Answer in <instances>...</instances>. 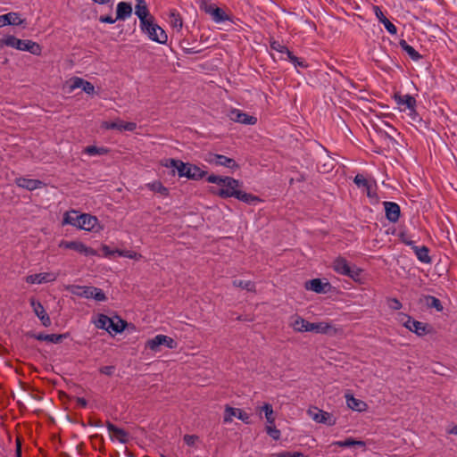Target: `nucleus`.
<instances>
[{
	"mask_svg": "<svg viewBox=\"0 0 457 457\" xmlns=\"http://www.w3.org/2000/svg\"><path fill=\"white\" fill-rule=\"evenodd\" d=\"M59 247L64 249L74 250L75 252L83 254L85 256H96L97 255V252L85 245L83 242L75 240V241H65L62 240L59 243Z\"/></svg>",
	"mask_w": 457,
	"mask_h": 457,
	"instance_id": "nucleus-8",
	"label": "nucleus"
},
{
	"mask_svg": "<svg viewBox=\"0 0 457 457\" xmlns=\"http://www.w3.org/2000/svg\"><path fill=\"white\" fill-rule=\"evenodd\" d=\"M80 216H81V213H79V211H76V210L67 211L63 214L62 224V226L71 225L72 227L79 228V226L80 223Z\"/></svg>",
	"mask_w": 457,
	"mask_h": 457,
	"instance_id": "nucleus-30",
	"label": "nucleus"
},
{
	"mask_svg": "<svg viewBox=\"0 0 457 457\" xmlns=\"http://www.w3.org/2000/svg\"><path fill=\"white\" fill-rule=\"evenodd\" d=\"M426 303L428 307L436 309L437 312H442L444 307L441 303V301L432 295H428L426 297Z\"/></svg>",
	"mask_w": 457,
	"mask_h": 457,
	"instance_id": "nucleus-44",
	"label": "nucleus"
},
{
	"mask_svg": "<svg viewBox=\"0 0 457 457\" xmlns=\"http://www.w3.org/2000/svg\"><path fill=\"white\" fill-rule=\"evenodd\" d=\"M449 434L457 435V426H453L452 428L448 431Z\"/></svg>",
	"mask_w": 457,
	"mask_h": 457,
	"instance_id": "nucleus-61",
	"label": "nucleus"
},
{
	"mask_svg": "<svg viewBox=\"0 0 457 457\" xmlns=\"http://www.w3.org/2000/svg\"><path fill=\"white\" fill-rule=\"evenodd\" d=\"M233 285L237 287H242L244 289H246L247 291H254L255 290V285L253 282L250 280H234Z\"/></svg>",
	"mask_w": 457,
	"mask_h": 457,
	"instance_id": "nucleus-46",
	"label": "nucleus"
},
{
	"mask_svg": "<svg viewBox=\"0 0 457 457\" xmlns=\"http://www.w3.org/2000/svg\"><path fill=\"white\" fill-rule=\"evenodd\" d=\"M287 60L294 65V67L296 69L298 72V68L305 69L308 66L304 61L296 57L293 53L290 54L288 58H287Z\"/></svg>",
	"mask_w": 457,
	"mask_h": 457,
	"instance_id": "nucleus-45",
	"label": "nucleus"
},
{
	"mask_svg": "<svg viewBox=\"0 0 457 457\" xmlns=\"http://www.w3.org/2000/svg\"><path fill=\"white\" fill-rule=\"evenodd\" d=\"M206 179L209 183L216 184L220 187L217 194L222 198L235 197L247 204L257 200V197L251 194L241 191L239 189V181L231 177H221L212 174L207 176Z\"/></svg>",
	"mask_w": 457,
	"mask_h": 457,
	"instance_id": "nucleus-1",
	"label": "nucleus"
},
{
	"mask_svg": "<svg viewBox=\"0 0 457 457\" xmlns=\"http://www.w3.org/2000/svg\"><path fill=\"white\" fill-rule=\"evenodd\" d=\"M66 289L74 295L86 299H94L96 302H104L107 299L101 288L92 286L70 285Z\"/></svg>",
	"mask_w": 457,
	"mask_h": 457,
	"instance_id": "nucleus-4",
	"label": "nucleus"
},
{
	"mask_svg": "<svg viewBox=\"0 0 457 457\" xmlns=\"http://www.w3.org/2000/svg\"><path fill=\"white\" fill-rule=\"evenodd\" d=\"M266 432L274 440H278L280 438V436H281L280 430L275 427V423L274 424L267 423Z\"/></svg>",
	"mask_w": 457,
	"mask_h": 457,
	"instance_id": "nucleus-48",
	"label": "nucleus"
},
{
	"mask_svg": "<svg viewBox=\"0 0 457 457\" xmlns=\"http://www.w3.org/2000/svg\"><path fill=\"white\" fill-rule=\"evenodd\" d=\"M162 165L167 168L176 169L179 177L186 178L188 162H184L180 160L170 158V159L164 160V162H162Z\"/></svg>",
	"mask_w": 457,
	"mask_h": 457,
	"instance_id": "nucleus-25",
	"label": "nucleus"
},
{
	"mask_svg": "<svg viewBox=\"0 0 457 457\" xmlns=\"http://www.w3.org/2000/svg\"><path fill=\"white\" fill-rule=\"evenodd\" d=\"M401 241L405 244L406 245H409L411 247V249L416 245L415 242L412 241L406 234H401L400 235Z\"/></svg>",
	"mask_w": 457,
	"mask_h": 457,
	"instance_id": "nucleus-54",
	"label": "nucleus"
},
{
	"mask_svg": "<svg viewBox=\"0 0 457 457\" xmlns=\"http://www.w3.org/2000/svg\"><path fill=\"white\" fill-rule=\"evenodd\" d=\"M68 334H44L38 333L33 335V337L38 341H46L53 344H59L63 338H66Z\"/></svg>",
	"mask_w": 457,
	"mask_h": 457,
	"instance_id": "nucleus-33",
	"label": "nucleus"
},
{
	"mask_svg": "<svg viewBox=\"0 0 457 457\" xmlns=\"http://www.w3.org/2000/svg\"><path fill=\"white\" fill-rule=\"evenodd\" d=\"M140 29L150 40L161 45L167 43L168 36L166 32L154 21V19L147 21L145 25H141Z\"/></svg>",
	"mask_w": 457,
	"mask_h": 457,
	"instance_id": "nucleus-5",
	"label": "nucleus"
},
{
	"mask_svg": "<svg viewBox=\"0 0 457 457\" xmlns=\"http://www.w3.org/2000/svg\"><path fill=\"white\" fill-rule=\"evenodd\" d=\"M353 182L356 184V186L358 187L366 188L368 191V196L371 197V194L370 192V184L369 183V181L365 179V177L363 175L357 174L353 179Z\"/></svg>",
	"mask_w": 457,
	"mask_h": 457,
	"instance_id": "nucleus-43",
	"label": "nucleus"
},
{
	"mask_svg": "<svg viewBox=\"0 0 457 457\" xmlns=\"http://www.w3.org/2000/svg\"><path fill=\"white\" fill-rule=\"evenodd\" d=\"M4 46L12 47L20 51H26L37 56L42 53V47L38 43L29 39H20L13 35H6L0 39V47L2 48Z\"/></svg>",
	"mask_w": 457,
	"mask_h": 457,
	"instance_id": "nucleus-2",
	"label": "nucleus"
},
{
	"mask_svg": "<svg viewBox=\"0 0 457 457\" xmlns=\"http://www.w3.org/2000/svg\"><path fill=\"white\" fill-rule=\"evenodd\" d=\"M30 305L36 316L40 320L42 325L46 328L51 326V319L42 303L38 301H36L34 298H31Z\"/></svg>",
	"mask_w": 457,
	"mask_h": 457,
	"instance_id": "nucleus-18",
	"label": "nucleus"
},
{
	"mask_svg": "<svg viewBox=\"0 0 457 457\" xmlns=\"http://www.w3.org/2000/svg\"><path fill=\"white\" fill-rule=\"evenodd\" d=\"M207 175V171L199 166L189 163L187 170L186 178L192 180H200Z\"/></svg>",
	"mask_w": 457,
	"mask_h": 457,
	"instance_id": "nucleus-31",
	"label": "nucleus"
},
{
	"mask_svg": "<svg viewBox=\"0 0 457 457\" xmlns=\"http://www.w3.org/2000/svg\"><path fill=\"white\" fill-rule=\"evenodd\" d=\"M161 345L174 349L177 347V342L168 336L159 334L149 339L145 344V346L154 352H156Z\"/></svg>",
	"mask_w": 457,
	"mask_h": 457,
	"instance_id": "nucleus-10",
	"label": "nucleus"
},
{
	"mask_svg": "<svg viewBox=\"0 0 457 457\" xmlns=\"http://www.w3.org/2000/svg\"><path fill=\"white\" fill-rule=\"evenodd\" d=\"M76 402L78 405L80 406L81 408H86L87 405V400L83 397H78Z\"/></svg>",
	"mask_w": 457,
	"mask_h": 457,
	"instance_id": "nucleus-59",
	"label": "nucleus"
},
{
	"mask_svg": "<svg viewBox=\"0 0 457 457\" xmlns=\"http://www.w3.org/2000/svg\"><path fill=\"white\" fill-rule=\"evenodd\" d=\"M333 269L337 273L351 278H353L355 275H357V273H353L347 261L342 257H338L333 262Z\"/></svg>",
	"mask_w": 457,
	"mask_h": 457,
	"instance_id": "nucleus-21",
	"label": "nucleus"
},
{
	"mask_svg": "<svg viewBox=\"0 0 457 457\" xmlns=\"http://www.w3.org/2000/svg\"><path fill=\"white\" fill-rule=\"evenodd\" d=\"M148 187L152 190L162 193V194L168 193V189L161 182H154L153 184H149Z\"/></svg>",
	"mask_w": 457,
	"mask_h": 457,
	"instance_id": "nucleus-50",
	"label": "nucleus"
},
{
	"mask_svg": "<svg viewBox=\"0 0 457 457\" xmlns=\"http://www.w3.org/2000/svg\"><path fill=\"white\" fill-rule=\"evenodd\" d=\"M210 163L223 166L228 169L236 170L238 168V164L236 162V161L232 158L227 157L222 154H210L208 160Z\"/></svg>",
	"mask_w": 457,
	"mask_h": 457,
	"instance_id": "nucleus-17",
	"label": "nucleus"
},
{
	"mask_svg": "<svg viewBox=\"0 0 457 457\" xmlns=\"http://www.w3.org/2000/svg\"><path fill=\"white\" fill-rule=\"evenodd\" d=\"M81 89L87 95H93L95 93V87L92 83L87 80L83 81Z\"/></svg>",
	"mask_w": 457,
	"mask_h": 457,
	"instance_id": "nucleus-51",
	"label": "nucleus"
},
{
	"mask_svg": "<svg viewBox=\"0 0 457 457\" xmlns=\"http://www.w3.org/2000/svg\"><path fill=\"white\" fill-rule=\"evenodd\" d=\"M15 183L18 187L29 191L41 188L44 186V183L41 180L27 178H18L16 179Z\"/></svg>",
	"mask_w": 457,
	"mask_h": 457,
	"instance_id": "nucleus-29",
	"label": "nucleus"
},
{
	"mask_svg": "<svg viewBox=\"0 0 457 457\" xmlns=\"http://www.w3.org/2000/svg\"><path fill=\"white\" fill-rule=\"evenodd\" d=\"M386 219L393 223L398 221L401 214L400 206L395 202L386 201L383 203Z\"/></svg>",
	"mask_w": 457,
	"mask_h": 457,
	"instance_id": "nucleus-20",
	"label": "nucleus"
},
{
	"mask_svg": "<svg viewBox=\"0 0 457 457\" xmlns=\"http://www.w3.org/2000/svg\"><path fill=\"white\" fill-rule=\"evenodd\" d=\"M169 24L170 27L176 31L180 32L183 28V21L179 15V13L173 10L170 12L169 15Z\"/></svg>",
	"mask_w": 457,
	"mask_h": 457,
	"instance_id": "nucleus-37",
	"label": "nucleus"
},
{
	"mask_svg": "<svg viewBox=\"0 0 457 457\" xmlns=\"http://www.w3.org/2000/svg\"><path fill=\"white\" fill-rule=\"evenodd\" d=\"M114 368L112 366H104L100 369V372L111 376L113 373Z\"/></svg>",
	"mask_w": 457,
	"mask_h": 457,
	"instance_id": "nucleus-56",
	"label": "nucleus"
},
{
	"mask_svg": "<svg viewBox=\"0 0 457 457\" xmlns=\"http://www.w3.org/2000/svg\"><path fill=\"white\" fill-rule=\"evenodd\" d=\"M327 286H328V283H323L320 278H313L305 283V288L315 293L325 292V287Z\"/></svg>",
	"mask_w": 457,
	"mask_h": 457,
	"instance_id": "nucleus-38",
	"label": "nucleus"
},
{
	"mask_svg": "<svg viewBox=\"0 0 457 457\" xmlns=\"http://www.w3.org/2000/svg\"><path fill=\"white\" fill-rule=\"evenodd\" d=\"M399 46L401 49L408 54V56L414 62L420 61L422 56L421 54L414 49L411 46H410L404 39H401L399 41Z\"/></svg>",
	"mask_w": 457,
	"mask_h": 457,
	"instance_id": "nucleus-35",
	"label": "nucleus"
},
{
	"mask_svg": "<svg viewBox=\"0 0 457 457\" xmlns=\"http://www.w3.org/2000/svg\"><path fill=\"white\" fill-rule=\"evenodd\" d=\"M162 457H166V456H164V455H162Z\"/></svg>",
	"mask_w": 457,
	"mask_h": 457,
	"instance_id": "nucleus-62",
	"label": "nucleus"
},
{
	"mask_svg": "<svg viewBox=\"0 0 457 457\" xmlns=\"http://www.w3.org/2000/svg\"><path fill=\"white\" fill-rule=\"evenodd\" d=\"M406 112L413 124H418L420 127L425 124V121L420 117V115L418 113V112L416 110V106L411 107L410 109H408V111Z\"/></svg>",
	"mask_w": 457,
	"mask_h": 457,
	"instance_id": "nucleus-42",
	"label": "nucleus"
},
{
	"mask_svg": "<svg viewBox=\"0 0 457 457\" xmlns=\"http://www.w3.org/2000/svg\"><path fill=\"white\" fill-rule=\"evenodd\" d=\"M307 412L308 415L317 423L334 426L337 422V419L331 413L317 407L309 408Z\"/></svg>",
	"mask_w": 457,
	"mask_h": 457,
	"instance_id": "nucleus-9",
	"label": "nucleus"
},
{
	"mask_svg": "<svg viewBox=\"0 0 457 457\" xmlns=\"http://www.w3.org/2000/svg\"><path fill=\"white\" fill-rule=\"evenodd\" d=\"M83 81H84V79L79 78V77L71 78L69 82L70 92H72L73 90H75L77 88H81V87L83 85L82 84Z\"/></svg>",
	"mask_w": 457,
	"mask_h": 457,
	"instance_id": "nucleus-49",
	"label": "nucleus"
},
{
	"mask_svg": "<svg viewBox=\"0 0 457 457\" xmlns=\"http://www.w3.org/2000/svg\"><path fill=\"white\" fill-rule=\"evenodd\" d=\"M291 457H306V456L300 452H295V453H291Z\"/></svg>",
	"mask_w": 457,
	"mask_h": 457,
	"instance_id": "nucleus-60",
	"label": "nucleus"
},
{
	"mask_svg": "<svg viewBox=\"0 0 457 457\" xmlns=\"http://www.w3.org/2000/svg\"><path fill=\"white\" fill-rule=\"evenodd\" d=\"M92 323L100 329H104L110 334L121 333L127 326V323L119 317L110 318L105 314H98L92 320Z\"/></svg>",
	"mask_w": 457,
	"mask_h": 457,
	"instance_id": "nucleus-3",
	"label": "nucleus"
},
{
	"mask_svg": "<svg viewBox=\"0 0 457 457\" xmlns=\"http://www.w3.org/2000/svg\"><path fill=\"white\" fill-rule=\"evenodd\" d=\"M345 398L346 405L349 409L358 412H363L367 411L368 404L364 401L355 398L352 394L346 393L345 395Z\"/></svg>",
	"mask_w": 457,
	"mask_h": 457,
	"instance_id": "nucleus-22",
	"label": "nucleus"
},
{
	"mask_svg": "<svg viewBox=\"0 0 457 457\" xmlns=\"http://www.w3.org/2000/svg\"><path fill=\"white\" fill-rule=\"evenodd\" d=\"M135 14L139 19L140 26L145 25L147 21H150L153 16L150 14L148 5L145 0H135Z\"/></svg>",
	"mask_w": 457,
	"mask_h": 457,
	"instance_id": "nucleus-16",
	"label": "nucleus"
},
{
	"mask_svg": "<svg viewBox=\"0 0 457 457\" xmlns=\"http://www.w3.org/2000/svg\"><path fill=\"white\" fill-rule=\"evenodd\" d=\"M262 412L264 413V416H265L267 423H269V424H274L275 423V418L273 416L274 411H273L272 405L270 403H264L261 407L260 414Z\"/></svg>",
	"mask_w": 457,
	"mask_h": 457,
	"instance_id": "nucleus-40",
	"label": "nucleus"
},
{
	"mask_svg": "<svg viewBox=\"0 0 457 457\" xmlns=\"http://www.w3.org/2000/svg\"><path fill=\"white\" fill-rule=\"evenodd\" d=\"M310 332H315L317 334L323 335H334L337 332V328L329 322H317L310 325Z\"/></svg>",
	"mask_w": 457,
	"mask_h": 457,
	"instance_id": "nucleus-23",
	"label": "nucleus"
},
{
	"mask_svg": "<svg viewBox=\"0 0 457 457\" xmlns=\"http://www.w3.org/2000/svg\"><path fill=\"white\" fill-rule=\"evenodd\" d=\"M59 276L58 272L47 271L28 275L25 281L30 285H41L54 282Z\"/></svg>",
	"mask_w": 457,
	"mask_h": 457,
	"instance_id": "nucleus-11",
	"label": "nucleus"
},
{
	"mask_svg": "<svg viewBox=\"0 0 457 457\" xmlns=\"http://www.w3.org/2000/svg\"><path fill=\"white\" fill-rule=\"evenodd\" d=\"M372 10H373V12L376 16V18L378 19V21L382 23L386 29V30L390 34V35H395L397 33V29L395 27V24H393L386 17V15L384 14L383 11L381 10V8L378 5H373L372 6Z\"/></svg>",
	"mask_w": 457,
	"mask_h": 457,
	"instance_id": "nucleus-19",
	"label": "nucleus"
},
{
	"mask_svg": "<svg viewBox=\"0 0 457 457\" xmlns=\"http://www.w3.org/2000/svg\"><path fill=\"white\" fill-rule=\"evenodd\" d=\"M332 445H338L341 447H351V446H365V442L361 440H355L353 438H347L344 441H334Z\"/></svg>",
	"mask_w": 457,
	"mask_h": 457,
	"instance_id": "nucleus-39",
	"label": "nucleus"
},
{
	"mask_svg": "<svg viewBox=\"0 0 457 457\" xmlns=\"http://www.w3.org/2000/svg\"><path fill=\"white\" fill-rule=\"evenodd\" d=\"M231 119L236 122L245 125H254L257 122L256 117L243 112L238 109H234L231 112Z\"/></svg>",
	"mask_w": 457,
	"mask_h": 457,
	"instance_id": "nucleus-27",
	"label": "nucleus"
},
{
	"mask_svg": "<svg viewBox=\"0 0 457 457\" xmlns=\"http://www.w3.org/2000/svg\"><path fill=\"white\" fill-rule=\"evenodd\" d=\"M115 253H117V254L119 256L126 257V258L133 259V260H139L142 257L141 254H139L134 251H129V250L115 249Z\"/></svg>",
	"mask_w": 457,
	"mask_h": 457,
	"instance_id": "nucleus-47",
	"label": "nucleus"
},
{
	"mask_svg": "<svg viewBox=\"0 0 457 457\" xmlns=\"http://www.w3.org/2000/svg\"><path fill=\"white\" fill-rule=\"evenodd\" d=\"M310 325L311 322L298 315L292 317L290 323L292 328L297 332H310Z\"/></svg>",
	"mask_w": 457,
	"mask_h": 457,
	"instance_id": "nucleus-32",
	"label": "nucleus"
},
{
	"mask_svg": "<svg viewBox=\"0 0 457 457\" xmlns=\"http://www.w3.org/2000/svg\"><path fill=\"white\" fill-rule=\"evenodd\" d=\"M270 457H291L290 452H280L270 454Z\"/></svg>",
	"mask_w": 457,
	"mask_h": 457,
	"instance_id": "nucleus-58",
	"label": "nucleus"
},
{
	"mask_svg": "<svg viewBox=\"0 0 457 457\" xmlns=\"http://www.w3.org/2000/svg\"><path fill=\"white\" fill-rule=\"evenodd\" d=\"M85 154L90 156L104 155L109 153V149L106 147H98L96 145H88L84 151Z\"/></svg>",
	"mask_w": 457,
	"mask_h": 457,
	"instance_id": "nucleus-41",
	"label": "nucleus"
},
{
	"mask_svg": "<svg viewBox=\"0 0 457 457\" xmlns=\"http://www.w3.org/2000/svg\"><path fill=\"white\" fill-rule=\"evenodd\" d=\"M398 320L411 332L419 337L425 336L429 332L428 326L426 323L418 321L405 313L398 314Z\"/></svg>",
	"mask_w": 457,
	"mask_h": 457,
	"instance_id": "nucleus-7",
	"label": "nucleus"
},
{
	"mask_svg": "<svg viewBox=\"0 0 457 457\" xmlns=\"http://www.w3.org/2000/svg\"><path fill=\"white\" fill-rule=\"evenodd\" d=\"M270 47L272 51L280 54L281 60H287V58H288L292 54V52L286 46L282 45L275 39L270 41Z\"/></svg>",
	"mask_w": 457,
	"mask_h": 457,
	"instance_id": "nucleus-34",
	"label": "nucleus"
},
{
	"mask_svg": "<svg viewBox=\"0 0 457 457\" xmlns=\"http://www.w3.org/2000/svg\"><path fill=\"white\" fill-rule=\"evenodd\" d=\"M393 98L401 112H406L411 107L417 106L416 99L409 94H395Z\"/></svg>",
	"mask_w": 457,
	"mask_h": 457,
	"instance_id": "nucleus-14",
	"label": "nucleus"
},
{
	"mask_svg": "<svg viewBox=\"0 0 457 457\" xmlns=\"http://www.w3.org/2000/svg\"><path fill=\"white\" fill-rule=\"evenodd\" d=\"M133 12L132 4L129 2H119L116 7V16L119 21H126L131 17Z\"/></svg>",
	"mask_w": 457,
	"mask_h": 457,
	"instance_id": "nucleus-28",
	"label": "nucleus"
},
{
	"mask_svg": "<svg viewBox=\"0 0 457 457\" xmlns=\"http://www.w3.org/2000/svg\"><path fill=\"white\" fill-rule=\"evenodd\" d=\"M417 259L422 262V263H426V264H428L431 262V257L429 256V250L427 246L425 245H422V246H417L415 245L413 248H412Z\"/></svg>",
	"mask_w": 457,
	"mask_h": 457,
	"instance_id": "nucleus-36",
	"label": "nucleus"
},
{
	"mask_svg": "<svg viewBox=\"0 0 457 457\" xmlns=\"http://www.w3.org/2000/svg\"><path fill=\"white\" fill-rule=\"evenodd\" d=\"M183 439L188 446H194L199 438L195 435H185Z\"/></svg>",
	"mask_w": 457,
	"mask_h": 457,
	"instance_id": "nucleus-53",
	"label": "nucleus"
},
{
	"mask_svg": "<svg viewBox=\"0 0 457 457\" xmlns=\"http://www.w3.org/2000/svg\"><path fill=\"white\" fill-rule=\"evenodd\" d=\"M25 23V20L17 12H8L0 15V28L7 25L19 26Z\"/></svg>",
	"mask_w": 457,
	"mask_h": 457,
	"instance_id": "nucleus-24",
	"label": "nucleus"
},
{
	"mask_svg": "<svg viewBox=\"0 0 457 457\" xmlns=\"http://www.w3.org/2000/svg\"><path fill=\"white\" fill-rule=\"evenodd\" d=\"M101 127L105 129H116L119 131H133L137 129V124L132 121L126 122L120 120H117L114 121H103Z\"/></svg>",
	"mask_w": 457,
	"mask_h": 457,
	"instance_id": "nucleus-15",
	"label": "nucleus"
},
{
	"mask_svg": "<svg viewBox=\"0 0 457 457\" xmlns=\"http://www.w3.org/2000/svg\"><path fill=\"white\" fill-rule=\"evenodd\" d=\"M234 417L242 420L245 424L251 423L250 415L248 413L242 411L241 409L226 405L223 417L224 423H230Z\"/></svg>",
	"mask_w": 457,
	"mask_h": 457,
	"instance_id": "nucleus-13",
	"label": "nucleus"
},
{
	"mask_svg": "<svg viewBox=\"0 0 457 457\" xmlns=\"http://www.w3.org/2000/svg\"><path fill=\"white\" fill-rule=\"evenodd\" d=\"M106 428L112 440H117L121 444H125L128 441L129 435L124 429L114 426L111 422L107 423Z\"/></svg>",
	"mask_w": 457,
	"mask_h": 457,
	"instance_id": "nucleus-26",
	"label": "nucleus"
},
{
	"mask_svg": "<svg viewBox=\"0 0 457 457\" xmlns=\"http://www.w3.org/2000/svg\"><path fill=\"white\" fill-rule=\"evenodd\" d=\"M200 8L208 14L216 24H222L226 21H232L231 17L225 12V10L217 6L215 4L204 1L200 4Z\"/></svg>",
	"mask_w": 457,
	"mask_h": 457,
	"instance_id": "nucleus-6",
	"label": "nucleus"
},
{
	"mask_svg": "<svg viewBox=\"0 0 457 457\" xmlns=\"http://www.w3.org/2000/svg\"><path fill=\"white\" fill-rule=\"evenodd\" d=\"M79 228L88 232H99L103 229V226L96 216L81 213Z\"/></svg>",
	"mask_w": 457,
	"mask_h": 457,
	"instance_id": "nucleus-12",
	"label": "nucleus"
},
{
	"mask_svg": "<svg viewBox=\"0 0 457 457\" xmlns=\"http://www.w3.org/2000/svg\"><path fill=\"white\" fill-rule=\"evenodd\" d=\"M387 305L392 310H400L402 308V303L397 298H389L387 300Z\"/></svg>",
	"mask_w": 457,
	"mask_h": 457,
	"instance_id": "nucleus-52",
	"label": "nucleus"
},
{
	"mask_svg": "<svg viewBox=\"0 0 457 457\" xmlns=\"http://www.w3.org/2000/svg\"><path fill=\"white\" fill-rule=\"evenodd\" d=\"M102 250L104 253L105 256H112L113 254H117V253H115V250H112L108 245H103L102 247Z\"/></svg>",
	"mask_w": 457,
	"mask_h": 457,
	"instance_id": "nucleus-57",
	"label": "nucleus"
},
{
	"mask_svg": "<svg viewBox=\"0 0 457 457\" xmlns=\"http://www.w3.org/2000/svg\"><path fill=\"white\" fill-rule=\"evenodd\" d=\"M99 21L102 23L113 24L116 22V21H119V20L117 19V17L115 19H113L112 16L106 15V16H101L99 18Z\"/></svg>",
	"mask_w": 457,
	"mask_h": 457,
	"instance_id": "nucleus-55",
	"label": "nucleus"
}]
</instances>
